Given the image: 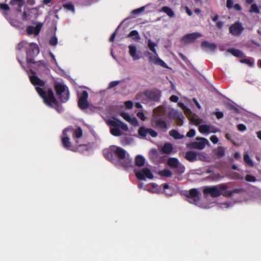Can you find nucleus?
Instances as JSON below:
<instances>
[{
  "instance_id": "obj_1",
  "label": "nucleus",
  "mask_w": 261,
  "mask_h": 261,
  "mask_svg": "<svg viewBox=\"0 0 261 261\" xmlns=\"http://www.w3.org/2000/svg\"><path fill=\"white\" fill-rule=\"evenodd\" d=\"M227 189L228 187L225 185L205 187L203 189V193L204 195H210L214 198L218 197L221 195L230 197L234 193H240L244 191L242 188L234 189L231 191H227Z\"/></svg>"
},
{
  "instance_id": "obj_2",
  "label": "nucleus",
  "mask_w": 261,
  "mask_h": 261,
  "mask_svg": "<svg viewBox=\"0 0 261 261\" xmlns=\"http://www.w3.org/2000/svg\"><path fill=\"white\" fill-rule=\"evenodd\" d=\"M36 90L39 96L43 98L44 102L48 107L55 109L58 112L62 111V107L56 99L54 92L51 88L45 91L43 88L36 87Z\"/></svg>"
},
{
  "instance_id": "obj_3",
  "label": "nucleus",
  "mask_w": 261,
  "mask_h": 261,
  "mask_svg": "<svg viewBox=\"0 0 261 261\" xmlns=\"http://www.w3.org/2000/svg\"><path fill=\"white\" fill-rule=\"evenodd\" d=\"M112 150L117 158L122 161L120 162L121 166L124 168H128L132 166V161L128 156L126 157V152L122 148L115 145H112Z\"/></svg>"
},
{
  "instance_id": "obj_4",
  "label": "nucleus",
  "mask_w": 261,
  "mask_h": 261,
  "mask_svg": "<svg viewBox=\"0 0 261 261\" xmlns=\"http://www.w3.org/2000/svg\"><path fill=\"white\" fill-rule=\"evenodd\" d=\"M109 123L111 126L113 127L110 128V132L114 136L119 137L122 135L120 129L125 132L128 130L127 125L119 120H110Z\"/></svg>"
},
{
  "instance_id": "obj_5",
  "label": "nucleus",
  "mask_w": 261,
  "mask_h": 261,
  "mask_svg": "<svg viewBox=\"0 0 261 261\" xmlns=\"http://www.w3.org/2000/svg\"><path fill=\"white\" fill-rule=\"evenodd\" d=\"M25 51L27 63L28 64L35 63L34 58L39 53V48L37 44L35 43H29Z\"/></svg>"
},
{
  "instance_id": "obj_6",
  "label": "nucleus",
  "mask_w": 261,
  "mask_h": 261,
  "mask_svg": "<svg viewBox=\"0 0 261 261\" xmlns=\"http://www.w3.org/2000/svg\"><path fill=\"white\" fill-rule=\"evenodd\" d=\"M143 95L146 97L148 100L158 102L160 101L161 97V91L156 88L151 90H146L143 92Z\"/></svg>"
},
{
  "instance_id": "obj_7",
  "label": "nucleus",
  "mask_w": 261,
  "mask_h": 261,
  "mask_svg": "<svg viewBox=\"0 0 261 261\" xmlns=\"http://www.w3.org/2000/svg\"><path fill=\"white\" fill-rule=\"evenodd\" d=\"M200 193L197 189H192L186 194L188 201L192 204L197 205L200 200Z\"/></svg>"
},
{
  "instance_id": "obj_8",
  "label": "nucleus",
  "mask_w": 261,
  "mask_h": 261,
  "mask_svg": "<svg viewBox=\"0 0 261 261\" xmlns=\"http://www.w3.org/2000/svg\"><path fill=\"white\" fill-rule=\"evenodd\" d=\"M244 30L242 24L240 21H236L229 28V33L234 36H239Z\"/></svg>"
},
{
  "instance_id": "obj_9",
  "label": "nucleus",
  "mask_w": 261,
  "mask_h": 261,
  "mask_svg": "<svg viewBox=\"0 0 261 261\" xmlns=\"http://www.w3.org/2000/svg\"><path fill=\"white\" fill-rule=\"evenodd\" d=\"M135 175L139 180H145L146 178L151 179L153 178V174L147 167L143 168L140 171H135Z\"/></svg>"
},
{
  "instance_id": "obj_10",
  "label": "nucleus",
  "mask_w": 261,
  "mask_h": 261,
  "mask_svg": "<svg viewBox=\"0 0 261 261\" xmlns=\"http://www.w3.org/2000/svg\"><path fill=\"white\" fill-rule=\"evenodd\" d=\"M71 130V128H65L62 133V137L61 138L62 144L64 148L67 150L74 151L73 147L69 140V138L68 137L67 132Z\"/></svg>"
},
{
  "instance_id": "obj_11",
  "label": "nucleus",
  "mask_w": 261,
  "mask_h": 261,
  "mask_svg": "<svg viewBox=\"0 0 261 261\" xmlns=\"http://www.w3.org/2000/svg\"><path fill=\"white\" fill-rule=\"evenodd\" d=\"M79 99L78 105L81 109L85 110L88 108L89 103L88 101V93L86 91H83L82 93L79 95Z\"/></svg>"
},
{
  "instance_id": "obj_12",
  "label": "nucleus",
  "mask_w": 261,
  "mask_h": 261,
  "mask_svg": "<svg viewBox=\"0 0 261 261\" xmlns=\"http://www.w3.org/2000/svg\"><path fill=\"white\" fill-rule=\"evenodd\" d=\"M197 141H195L190 144L192 148L201 150L203 149L206 144L208 143V140L204 138L197 137L196 138Z\"/></svg>"
},
{
  "instance_id": "obj_13",
  "label": "nucleus",
  "mask_w": 261,
  "mask_h": 261,
  "mask_svg": "<svg viewBox=\"0 0 261 261\" xmlns=\"http://www.w3.org/2000/svg\"><path fill=\"white\" fill-rule=\"evenodd\" d=\"M201 36L202 35L198 32L188 34L185 35L182 38L181 41L184 42L185 44H188L193 42L197 38Z\"/></svg>"
},
{
  "instance_id": "obj_14",
  "label": "nucleus",
  "mask_w": 261,
  "mask_h": 261,
  "mask_svg": "<svg viewBox=\"0 0 261 261\" xmlns=\"http://www.w3.org/2000/svg\"><path fill=\"white\" fill-rule=\"evenodd\" d=\"M138 134L142 138H145L147 135H150L152 137H157L158 133L152 128L141 127L138 130Z\"/></svg>"
},
{
  "instance_id": "obj_15",
  "label": "nucleus",
  "mask_w": 261,
  "mask_h": 261,
  "mask_svg": "<svg viewBox=\"0 0 261 261\" xmlns=\"http://www.w3.org/2000/svg\"><path fill=\"white\" fill-rule=\"evenodd\" d=\"M42 27V23L38 22L36 24V27L28 26L27 28V32L29 35H32L34 34L35 35H38L41 28Z\"/></svg>"
},
{
  "instance_id": "obj_16",
  "label": "nucleus",
  "mask_w": 261,
  "mask_h": 261,
  "mask_svg": "<svg viewBox=\"0 0 261 261\" xmlns=\"http://www.w3.org/2000/svg\"><path fill=\"white\" fill-rule=\"evenodd\" d=\"M54 88L57 95H61V92H66L68 90L66 85L58 82L55 83Z\"/></svg>"
},
{
  "instance_id": "obj_17",
  "label": "nucleus",
  "mask_w": 261,
  "mask_h": 261,
  "mask_svg": "<svg viewBox=\"0 0 261 261\" xmlns=\"http://www.w3.org/2000/svg\"><path fill=\"white\" fill-rule=\"evenodd\" d=\"M149 156L150 160L153 163L158 162L160 159V154L156 148H152L150 150Z\"/></svg>"
},
{
  "instance_id": "obj_18",
  "label": "nucleus",
  "mask_w": 261,
  "mask_h": 261,
  "mask_svg": "<svg viewBox=\"0 0 261 261\" xmlns=\"http://www.w3.org/2000/svg\"><path fill=\"white\" fill-rule=\"evenodd\" d=\"M30 80L31 83L35 86L43 87L45 84V83L44 81L40 79L38 76H37L35 75L30 76Z\"/></svg>"
},
{
  "instance_id": "obj_19",
  "label": "nucleus",
  "mask_w": 261,
  "mask_h": 261,
  "mask_svg": "<svg viewBox=\"0 0 261 261\" xmlns=\"http://www.w3.org/2000/svg\"><path fill=\"white\" fill-rule=\"evenodd\" d=\"M25 3V0H11L10 4L16 6V10L18 12H21V8Z\"/></svg>"
},
{
  "instance_id": "obj_20",
  "label": "nucleus",
  "mask_w": 261,
  "mask_h": 261,
  "mask_svg": "<svg viewBox=\"0 0 261 261\" xmlns=\"http://www.w3.org/2000/svg\"><path fill=\"white\" fill-rule=\"evenodd\" d=\"M103 154L105 158L111 162H113L115 160L114 157V153L112 150V146H111L109 148L103 150Z\"/></svg>"
},
{
  "instance_id": "obj_21",
  "label": "nucleus",
  "mask_w": 261,
  "mask_h": 261,
  "mask_svg": "<svg viewBox=\"0 0 261 261\" xmlns=\"http://www.w3.org/2000/svg\"><path fill=\"white\" fill-rule=\"evenodd\" d=\"M128 48L129 54L132 57L133 60L136 61L140 58L139 55L137 54V48L135 45H129L128 46Z\"/></svg>"
},
{
  "instance_id": "obj_22",
  "label": "nucleus",
  "mask_w": 261,
  "mask_h": 261,
  "mask_svg": "<svg viewBox=\"0 0 261 261\" xmlns=\"http://www.w3.org/2000/svg\"><path fill=\"white\" fill-rule=\"evenodd\" d=\"M155 125L157 127L164 130L165 132L166 131L168 128L166 122L161 118L156 120Z\"/></svg>"
},
{
  "instance_id": "obj_23",
  "label": "nucleus",
  "mask_w": 261,
  "mask_h": 261,
  "mask_svg": "<svg viewBox=\"0 0 261 261\" xmlns=\"http://www.w3.org/2000/svg\"><path fill=\"white\" fill-rule=\"evenodd\" d=\"M167 164L170 168H176L178 167L179 163L177 158H170L167 161Z\"/></svg>"
},
{
  "instance_id": "obj_24",
  "label": "nucleus",
  "mask_w": 261,
  "mask_h": 261,
  "mask_svg": "<svg viewBox=\"0 0 261 261\" xmlns=\"http://www.w3.org/2000/svg\"><path fill=\"white\" fill-rule=\"evenodd\" d=\"M185 159L189 162H194L197 160V154L194 151H188L186 153Z\"/></svg>"
},
{
  "instance_id": "obj_25",
  "label": "nucleus",
  "mask_w": 261,
  "mask_h": 261,
  "mask_svg": "<svg viewBox=\"0 0 261 261\" xmlns=\"http://www.w3.org/2000/svg\"><path fill=\"white\" fill-rule=\"evenodd\" d=\"M173 150L172 145L170 143H166L162 148V151L165 154H170Z\"/></svg>"
},
{
  "instance_id": "obj_26",
  "label": "nucleus",
  "mask_w": 261,
  "mask_h": 261,
  "mask_svg": "<svg viewBox=\"0 0 261 261\" xmlns=\"http://www.w3.org/2000/svg\"><path fill=\"white\" fill-rule=\"evenodd\" d=\"M228 51L236 57L243 58L244 56L241 50L236 48H229L228 49Z\"/></svg>"
},
{
  "instance_id": "obj_27",
  "label": "nucleus",
  "mask_w": 261,
  "mask_h": 261,
  "mask_svg": "<svg viewBox=\"0 0 261 261\" xmlns=\"http://www.w3.org/2000/svg\"><path fill=\"white\" fill-rule=\"evenodd\" d=\"M58 96L61 102H67L69 98V90H67V91L66 92H61V95H58Z\"/></svg>"
},
{
  "instance_id": "obj_28",
  "label": "nucleus",
  "mask_w": 261,
  "mask_h": 261,
  "mask_svg": "<svg viewBox=\"0 0 261 261\" xmlns=\"http://www.w3.org/2000/svg\"><path fill=\"white\" fill-rule=\"evenodd\" d=\"M145 161V158L143 156L138 155L135 158V165L138 167H142L144 165Z\"/></svg>"
},
{
  "instance_id": "obj_29",
  "label": "nucleus",
  "mask_w": 261,
  "mask_h": 261,
  "mask_svg": "<svg viewBox=\"0 0 261 261\" xmlns=\"http://www.w3.org/2000/svg\"><path fill=\"white\" fill-rule=\"evenodd\" d=\"M201 46L204 48H209L211 50H214L216 48V45L215 43H209L206 41L202 42Z\"/></svg>"
},
{
  "instance_id": "obj_30",
  "label": "nucleus",
  "mask_w": 261,
  "mask_h": 261,
  "mask_svg": "<svg viewBox=\"0 0 261 261\" xmlns=\"http://www.w3.org/2000/svg\"><path fill=\"white\" fill-rule=\"evenodd\" d=\"M83 136L82 129L79 127L73 131L72 137L74 139H80Z\"/></svg>"
},
{
  "instance_id": "obj_31",
  "label": "nucleus",
  "mask_w": 261,
  "mask_h": 261,
  "mask_svg": "<svg viewBox=\"0 0 261 261\" xmlns=\"http://www.w3.org/2000/svg\"><path fill=\"white\" fill-rule=\"evenodd\" d=\"M169 135L175 139H181L184 137V136L181 135L177 130L172 129L169 132Z\"/></svg>"
},
{
  "instance_id": "obj_32",
  "label": "nucleus",
  "mask_w": 261,
  "mask_h": 261,
  "mask_svg": "<svg viewBox=\"0 0 261 261\" xmlns=\"http://www.w3.org/2000/svg\"><path fill=\"white\" fill-rule=\"evenodd\" d=\"M162 11L166 13L169 17H173L174 16V13L173 10L168 6H164L162 8Z\"/></svg>"
},
{
  "instance_id": "obj_33",
  "label": "nucleus",
  "mask_w": 261,
  "mask_h": 261,
  "mask_svg": "<svg viewBox=\"0 0 261 261\" xmlns=\"http://www.w3.org/2000/svg\"><path fill=\"white\" fill-rule=\"evenodd\" d=\"M199 132L202 134L203 133H209L210 132V127L206 124L201 125L198 127Z\"/></svg>"
},
{
  "instance_id": "obj_34",
  "label": "nucleus",
  "mask_w": 261,
  "mask_h": 261,
  "mask_svg": "<svg viewBox=\"0 0 261 261\" xmlns=\"http://www.w3.org/2000/svg\"><path fill=\"white\" fill-rule=\"evenodd\" d=\"M216 154L219 158H222L225 155V148L222 146L218 147L216 150Z\"/></svg>"
},
{
  "instance_id": "obj_35",
  "label": "nucleus",
  "mask_w": 261,
  "mask_h": 261,
  "mask_svg": "<svg viewBox=\"0 0 261 261\" xmlns=\"http://www.w3.org/2000/svg\"><path fill=\"white\" fill-rule=\"evenodd\" d=\"M128 36L132 37L135 41H138L140 39L139 33L136 30L132 31L128 34Z\"/></svg>"
},
{
  "instance_id": "obj_36",
  "label": "nucleus",
  "mask_w": 261,
  "mask_h": 261,
  "mask_svg": "<svg viewBox=\"0 0 261 261\" xmlns=\"http://www.w3.org/2000/svg\"><path fill=\"white\" fill-rule=\"evenodd\" d=\"M159 173L160 175L167 177H171L172 175V172L169 169H167L160 171Z\"/></svg>"
},
{
  "instance_id": "obj_37",
  "label": "nucleus",
  "mask_w": 261,
  "mask_h": 261,
  "mask_svg": "<svg viewBox=\"0 0 261 261\" xmlns=\"http://www.w3.org/2000/svg\"><path fill=\"white\" fill-rule=\"evenodd\" d=\"M29 43H27L25 41H21L17 46V49L18 50H21L23 48L27 50V48L29 46Z\"/></svg>"
},
{
  "instance_id": "obj_38",
  "label": "nucleus",
  "mask_w": 261,
  "mask_h": 261,
  "mask_svg": "<svg viewBox=\"0 0 261 261\" xmlns=\"http://www.w3.org/2000/svg\"><path fill=\"white\" fill-rule=\"evenodd\" d=\"M132 141V138L127 137H122L121 138V143L122 145L129 144Z\"/></svg>"
},
{
  "instance_id": "obj_39",
  "label": "nucleus",
  "mask_w": 261,
  "mask_h": 261,
  "mask_svg": "<svg viewBox=\"0 0 261 261\" xmlns=\"http://www.w3.org/2000/svg\"><path fill=\"white\" fill-rule=\"evenodd\" d=\"M148 46L150 50L151 51H152L155 55H157V53L155 48L156 44L152 42L150 40H149L148 42Z\"/></svg>"
},
{
  "instance_id": "obj_40",
  "label": "nucleus",
  "mask_w": 261,
  "mask_h": 261,
  "mask_svg": "<svg viewBox=\"0 0 261 261\" xmlns=\"http://www.w3.org/2000/svg\"><path fill=\"white\" fill-rule=\"evenodd\" d=\"M155 64L159 65L161 66L162 67L167 68V64L162 60H161L160 58H158L155 59Z\"/></svg>"
},
{
  "instance_id": "obj_41",
  "label": "nucleus",
  "mask_w": 261,
  "mask_h": 261,
  "mask_svg": "<svg viewBox=\"0 0 261 261\" xmlns=\"http://www.w3.org/2000/svg\"><path fill=\"white\" fill-rule=\"evenodd\" d=\"M144 55L148 57L149 62L153 63H155V59L157 58V57H153L152 54L149 51L145 52Z\"/></svg>"
},
{
  "instance_id": "obj_42",
  "label": "nucleus",
  "mask_w": 261,
  "mask_h": 261,
  "mask_svg": "<svg viewBox=\"0 0 261 261\" xmlns=\"http://www.w3.org/2000/svg\"><path fill=\"white\" fill-rule=\"evenodd\" d=\"M249 12L258 14L260 12L257 6L255 4H253L251 6Z\"/></svg>"
},
{
  "instance_id": "obj_43",
  "label": "nucleus",
  "mask_w": 261,
  "mask_h": 261,
  "mask_svg": "<svg viewBox=\"0 0 261 261\" xmlns=\"http://www.w3.org/2000/svg\"><path fill=\"white\" fill-rule=\"evenodd\" d=\"M244 160L246 163L250 166H252L253 165V163L248 154H244Z\"/></svg>"
},
{
  "instance_id": "obj_44",
  "label": "nucleus",
  "mask_w": 261,
  "mask_h": 261,
  "mask_svg": "<svg viewBox=\"0 0 261 261\" xmlns=\"http://www.w3.org/2000/svg\"><path fill=\"white\" fill-rule=\"evenodd\" d=\"M245 180L249 182H255L256 180V179L253 175L247 174L245 176Z\"/></svg>"
},
{
  "instance_id": "obj_45",
  "label": "nucleus",
  "mask_w": 261,
  "mask_h": 261,
  "mask_svg": "<svg viewBox=\"0 0 261 261\" xmlns=\"http://www.w3.org/2000/svg\"><path fill=\"white\" fill-rule=\"evenodd\" d=\"M58 43L57 38L55 36H52L49 41V43L51 46H55Z\"/></svg>"
},
{
  "instance_id": "obj_46",
  "label": "nucleus",
  "mask_w": 261,
  "mask_h": 261,
  "mask_svg": "<svg viewBox=\"0 0 261 261\" xmlns=\"http://www.w3.org/2000/svg\"><path fill=\"white\" fill-rule=\"evenodd\" d=\"M240 62L242 63H245L248 65L249 66L252 67L253 65V62H252L249 59H243L240 60Z\"/></svg>"
},
{
  "instance_id": "obj_47",
  "label": "nucleus",
  "mask_w": 261,
  "mask_h": 261,
  "mask_svg": "<svg viewBox=\"0 0 261 261\" xmlns=\"http://www.w3.org/2000/svg\"><path fill=\"white\" fill-rule=\"evenodd\" d=\"M63 7L70 11H74V6L70 3H66L63 5Z\"/></svg>"
},
{
  "instance_id": "obj_48",
  "label": "nucleus",
  "mask_w": 261,
  "mask_h": 261,
  "mask_svg": "<svg viewBox=\"0 0 261 261\" xmlns=\"http://www.w3.org/2000/svg\"><path fill=\"white\" fill-rule=\"evenodd\" d=\"M121 116L127 121L130 122L132 121V118L129 114L125 113H122L121 114Z\"/></svg>"
},
{
  "instance_id": "obj_49",
  "label": "nucleus",
  "mask_w": 261,
  "mask_h": 261,
  "mask_svg": "<svg viewBox=\"0 0 261 261\" xmlns=\"http://www.w3.org/2000/svg\"><path fill=\"white\" fill-rule=\"evenodd\" d=\"M196 134L195 130L194 129H190L187 134V137L189 138L193 137Z\"/></svg>"
},
{
  "instance_id": "obj_50",
  "label": "nucleus",
  "mask_w": 261,
  "mask_h": 261,
  "mask_svg": "<svg viewBox=\"0 0 261 261\" xmlns=\"http://www.w3.org/2000/svg\"><path fill=\"white\" fill-rule=\"evenodd\" d=\"M120 82L117 81H112L110 83L108 89H112L114 88V87L117 86L119 84Z\"/></svg>"
},
{
  "instance_id": "obj_51",
  "label": "nucleus",
  "mask_w": 261,
  "mask_h": 261,
  "mask_svg": "<svg viewBox=\"0 0 261 261\" xmlns=\"http://www.w3.org/2000/svg\"><path fill=\"white\" fill-rule=\"evenodd\" d=\"M178 56L186 63L188 64L189 63H190V61L188 59V58L182 53H179Z\"/></svg>"
},
{
  "instance_id": "obj_52",
  "label": "nucleus",
  "mask_w": 261,
  "mask_h": 261,
  "mask_svg": "<svg viewBox=\"0 0 261 261\" xmlns=\"http://www.w3.org/2000/svg\"><path fill=\"white\" fill-rule=\"evenodd\" d=\"M124 105H125V106L126 107V108L128 109H130L133 108V103L130 100L126 101L124 102Z\"/></svg>"
},
{
  "instance_id": "obj_53",
  "label": "nucleus",
  "mask_w": 261,
  "mask_h": 261,
  "mask_svg": "<svg viewBox=\"0 0 261 261\" xmlns=\"http://www.w3.org/2000/svg\"><path fill=\"white\" fill-rule=\"evenodd\" d=\"M0 9L8 11L10 10V7L8 4H0Z\"/></svg>"
},
{
  "instance_id": "obj_54",
  "label": "nucleus",
  "mask_w": 261,
  "mask_h": 261,
  "mask_svg": "<svg viewBox=\"0 0 261 261\" xmlns=\"http://www.w3.org/2000/svg\"><path fill=\"white\" fill-rule=\"evenodd\" d=\"M210 140L214 143L216 144L218 142L219 139L218 137L215 135H213L210 138Z\"/></svg>"
},
{
  "instance_id": "obj_55",
  "label": "nucleus",
  "mask_w": 261,
  "mask_h": 261,
  "mask_svg": "<svg viewBox=\"0 0 261 261\" xmlns=\"http://www.w3.org/2000/svg\"><path fill=\"white\" fill-rule=\"evenodd\" d=\"M177 168V173L179 174L183 173L185 172V167L183 165L178 166Z\"/></svg>"
},
{
  "instance_id": "obj_56",
  "label": "nucleus",
  "mask_w": 261,
  "mask_h": 261,
  "mask_svg": "<svg viewBox=\"0 0 261 261\" xmlns=\"http://www.w3.org/2000/svg\"><path fill=\"white\" fill-rule=\"evenodd\" d=\"M238 130L240 131H245L246 129V126L243 124H239L237 126Z\"/></svg>"
},
{
  "instance_id": "obj_57",
  "label": "nucleus",
  "mask_w": 261,
  "mask_h": 261,
  "mask_svg": "<svg viewBox=\"0 0 261 261\" xmlns=\"http://www.w3.org/2000/svg\"><path fill=\"white\" fill-rule=\"evenodd\" d=\"M233 5V0H227L226 7L228 9L232 8Z\"/></svg>"
},
{
  "instance_id": "obj_58",
  "label": "nucleus",
  "mask_w": 261,
  "mask_h": 261,
  "mask_svg": "<svg viewBox=\"0 0 261 261\" xmlns=\"http://www.w3.org/2000/svg\"><path fill=\"white\" fill-rule=\"evenodd\" d=\"M178 99H179L178 97L177 96L174 95H171L170 97V100L171 101L174 102H177L178 100Z\"/></svg>"
},
{
  "instance_id": "obj_59",
  "label": "nucleus",
  "mask_w": 261,
  "mask_h": 261,
  "mask_svg": "<svg viewBox=\"0 0 261 261\" xmlns=\"http://www.w3.org/2000/svg\"><path fill=\"white\" fill-rule=\"evenodd\" d=\"M215 115L216 116L217 118L218 119L223 118L224 116L223 113L222 112H216L215 113Z\"/></svg>"
},
{
  "instance_id": "obj_60",
  "label": "nucleus",
  "mask_w": 261,
  "mask_h": 261,
  "mask_svg": "<svg viewBox=\"0 0 261 261\" xmlns=\"http://www.w3.org/2000/svg\"><path fill=\"white\" fill-rule=\"evenodd\" d=\"M144 10V7H142L140 8H138V9L133 10V13H135V14H138V13H139L143 11Z\"/></svg>"
},
{
  "instance_id": "obj_61",
  "label": "nucleus",
  "mask_w": 261,
  "mask_h": 261,
  "mask_svg": "<svg viewBox=\"0 0 261 261\" xmlns=\"http://www.w3.org/2000/svg\"><path fill=\"white\" fill-rule=\"evenodd\" d=\"M228 108L231 110H233L234 111L237 112H238V109L235 106L232 105H229L228 106Z\"/></svg>"
},
{
  "instance_id": "obj_62",
  "label": "nucleus",
  "mask_w": 261,
  "mask_h": 261,
  "mask_svg": "<svg viewBox=\"0 0 261 261\" xmlns=\"http://www.w3.org/2000/svg\"><path fill=\"white\" fill-rule=\"evenodd\" d=\"M29 16V15L27 14L26 12H24L22 14V19L24 21L28 20V17Z\"/></svg>"
},
{
  "instance_id": "obj_63",
  "label": "nucleus",
  "mask_w": 261,
  "mask_h": 261,
  "mask_svg": "<svg viewBox=\"0 0 261 261\" xmlns=\"http://www.w3.org/2000/svg\"><path fill=\"white\" fill-rule=\"evenodd\" d=\"M223 25V22L222 21H218L216 23V26L218 29H222V27Z\"/></svg>"
},
{
  "instance_id": "obj_64",
  "label": "nucleus",
  "mask_w": 261,
  "mask_h": 261,
  "mask_svg": "<svg viewBox=\"0 0 261 261\" xmlns=\"http://www.w3.org/2000/svg\"><path fill=\"white\" fill-rule=\"evenodd\" d=\"M233 7L237 11H241L242 10V7L239 4H236Z\"/></svg>"
}]
</instances>
